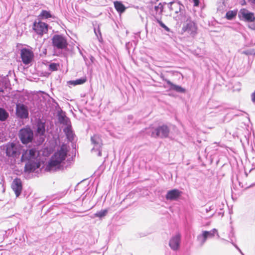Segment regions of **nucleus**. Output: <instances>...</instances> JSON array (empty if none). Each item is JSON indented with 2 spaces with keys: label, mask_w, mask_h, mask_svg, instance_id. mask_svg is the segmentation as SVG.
Listing matches in <instances>:
<instances>
[{
  "label": "nucleus",
  "mask_w": 255,
  "mask_h": 255,
  "mask_svg": "<svg viewBox=\"0 0 255 255\" xmlns=\"http://www.w3.org/2000/svg\"><path fill=\"white\" fill-rule=\"evenodd\" d=\"M38 154V151L35 148L23 151L21 160V161L28 160L25 165L24 170L25 172L28 173L37 172L36 170H38L41 166V162L37 158Z\"/></svg>",
  "instance_id": "obj_1"
},
{
  "label": "nucleus",
  "mask_w": 255,
  "mask_h": 255,
  "mask_svg": "<svg viewBox=\"0 0 255 255\" xmlns=\"http://www.w3.org/2000/svg\"><path fill=\"white\" fill-rule=\"evenodd\" d=\"M68 151L66 145L63 144L60 148L52 156L51 159L46 164L45 170L51 172L60 169L61 163L65 160Z\"/></svg>",
  "instance_id": "obj_2"
},
{
  "label": "nucleus",
  "mask_w": 255,
  "mask_h": 255,
  "mask_svg": "<svg viewBox=\"0 0 255 255\" xmlns=\"http://www.w3.org/2000/svg\"><path fill=\"white\" fill-rule=\"evenodd\" d=\"M164 3L167 5L168 7L171 11L177 14V15L174 16L176 20L180 21V22L185 20L186 15L184 10L182 9V7L183 6L177 0H173L172 1L168 2V3L165 2Z\"/></svg>",
  "instance_id": "obj_3"
},
{
  "label": "nucleus",
  "mask_w": 255,
  "mask_h": 255,
  "mask_svg": "<svg viewBox=\"0 0 255 255\" xmlns=\"http://www.w3.org/2000/svg\"><path fill=\"white\" fill-rule=\"evenodd\" d=\"M186 22L183 25L182 33H186L189 36L194 37L197 34L198 27L197 24L193 21L189 20L186 16Z\"/></svg>",
  "instance_id": "obj_4"
},
{
  "label": "nucleus",
  "mask_w": 255,
  "mask_h": 255,
  "mask_svg": "<svg viewBox=\"0 0 255 255\" xmlns=\"http://www.w3.org/2000/svg\"><path fill=\"white\" fill-rule=\"evenodd\" d=\"M18 136L23 144H27L33 139V130L29 127L22 128L19 131Z\"/></svg>",
  "instance_id": "obj_5"
},
{
  "label": "nucleus",
  "mask_w": 255,
  "mask_h": 255,
  "mask_svg": "<svg viewBox=\"0 0 255 255\" xmlns=\"http://www.w3.org/2000/svg\"><path fill=\"white\" fill-rule=\"evenodd\" d=\"M22 150V147L14 143H8L6 145V154L8 157L18 158Z\"/></svg>",
  "instance_id": "obj_6"
},
{
  "label": "nucleus",
  "mask_w": 255,
  "mask_h": 255,
  "mask_svg": "<svg viewBox=\"0 0 255 255\" xmlns=\"http://www.w3.org/2000/svg\"><path fill=\"white\" fill-rule=\"evenodd\" d=\"M91 140L94 146L92 152H96L98 156H101L103 143L101 137L97 134L94 135L91 137Z\"/></svg>",
  "instance_id": "obj_7"
},
{
  "label": "nucleus",
  "mask_w": 255,
  "mask_h": 255,
  "mask_svg": "<svg viewBox=\"0 0 255 255\" xmlns=\"http://www.w3.org/2000/svg\"><path fill=\"white\" fill-rule=\"evenodd\" d=\"M151 132L150 135L152 137H160L161 138L166 137L169 134V129L166 126H162L158 128L153 129L149 128Z\"/></svg>",
  "instance_id": "obj_8"
},
{
  "label": "nucleus",
  "mask_w": 255,
  "mask_h": 255,
  "mask_svg": "<svg viewBox=\"0 0 255 255\" xmlns=\"http://www.w3.org/2000/svg\"><path fill=\"white\" fill-rule=\"evenodd\" d=\"M53 46L58 49H63L67 46L66 38L61 35H54L52 39Z\"/></svg>",
  "instance_id": "obj_9"
},
{
  "label": "nucleus",
  "mask_w": 255,
  "mask_h": 255,
  "mask_svg": "<svg viewBox=\"0 0 255 255\" xmlns=\"http://www.w3.org/2000/svg\"><path fill=\"white\" fill-rule=\"evenodd\" d=\"M20 57L23 63L27 65L32 62L34 53L30 49L23 48L20 50Z\"/></svg>",
  "instance_id": "obj_10"
},
{
  "label": "nucleus",
  "mask_w": 255,
  "mask_h": 255,
  "mask_svg": "<svg viewBox=\"0 0 255 255\" xmlns=\"http://www.w3.org/2000/svg\"><path fill=\"white\" fill-rule=\"evenodd\" d=\"M48 29V24L42 21L35 22L33 25V29L35 32L41 36L47 32Z\"/></svg>",
  "instance_id": "obj_11"
},
{
  "label": "nucleus",
  "mask_w": 255,
  "mask_h": 255,
  "mask_svg": "<svg viewBox=\"0 0 255 255\" xmlns=\"http://www.w3.org/2000/svg\"><path fill=\"white\" fill-rule=\"evenodd\" d=\"M16 115L17 117L22 119L28 118L29 113L27 107L23 104H17L16 105Z\"/></svg>",
  "instance_id": "obj_12"
},
{
  "label": "nucleus",
  "mask_w": 255,
  "mask_h": 255,
  "mask_svg": "<svg viewBox=\"0 0 255 255\" xmlns=\"http://www.w3.org/2000/svg\"><path fill=\"white\" fill-rule=\"evenodd\" d=\"M181 243V236L179 234H176L173 236L169 240V246L174 251L179 250Z\"/></svg>",
  "instance_id": "obj_13"
},
{
  "label": "nucleus",
  "mask_w": 255,
  "mask_h": 255,
  "mask_svg": "<svg viewBox=\"0 0 255 255\" xmlns=\"http://www.w3.org/2000/svg\"><path fill=\"white\" fill-rule=\"evenodd\" d=\"M239 16L241 19L248 22H253L255 19L254 13L245 8L240 10Z\"/></svg>",
  "instance_id": "obj_14"
},
{
  "label": "nucleus",
  "mask_w": 255,
  "mask_h": 255,
  "mask_svg": "<svg viewBox=\"0 0 255 255\" xmlns=\"http://www.w3.org/2000/svg\"><path fill=\"white\" fill-rule=\"evenodd\" d=\"M11 188L14 192L16 196L18 197L21 192L22 190V183L21 181L19 178L15 179L11 184Z\"/></svg>",
  "instance_id": "obj_15"
},
{
  "label": "nucleus",
  "mask_w": 255,
  "mask_h": 255,
  "mask_svg": "<svg viewBox=\"0 0 255 255\" xmlns=\"http://www.w3.org/2000/svg\"><path fill=\"white\" fill-rule=\"evenodd\" d=\"M181 193L182 192L178 189H172L167 192L165 198L168 200H177L181 196Z\"/></svg>",
  "instance_id": "obj_16"
},
{
  "label": "nucleus",
  "mask_w": 255,
  "mask_h": 255,
  "mask_svg": "<svg viewBox=\"0 0 255 255\" xmlns=\"http://www.w3.org/2000/svg\"><path fill=\"white\" fill-rule=\"evenodd\" d=\"M45 132V123L41 121L38 122L37 124L36 134L40 136H42V137H40L39 143H42L44 141V137L43 136L44 135Z\"/></svg>",
  "instance_id": "obj_17"
},
{
  "label": "nucleus",
  "mask_w": 255,
  "mask_h": 255,
  "mask_svg": "<svg viewBox=\"0 0 255 255\" xmlns=\"http://www.w3.org/2000/svg\"><path fill=\"white\" fill-rule=\"evenodd\" d=\"M167 83V84L170 86V89L172 90H174L179 93H184L185 92V89L182 88V87L176 85L171 82L169 80L165 79L164 80Z\"/></svg>",
  "instance_id": "obj_18"
},
{
  "label": "nucleus",
  "mask_w": 255,
  "mask_h": 255,
  "mask_svg": "<svg viewBox=\"0 0 255 255\" xmlns=\"http://www.w3.org/2000/svg\"><path fill=\"white\" fill-rule=\"evenodd\" d=\"M64 132L65 133L67 139L71 141L74 140V134L71 129V126H67L63 129Z\"/></svg>",
  "instance_id": "obj_19"
},
{
  "label": "nucleus",
  "mask_w": 255,
  "mask_h": 255,
  "mask_svg": "<svg viewBox=\"0 0 255 255\" xmlns=\"http://www.w3.org/2000/svg\"><path fill=\"white\" fill-rule=\"evenodd\" d=\"M207 240V236H206L203 231L197 237V241L201 247L204 245Z\"/></svg>",
  "instance_id": "obj_20"
},
{
  "label": "nucleus",
  "mask_w": 255,
  "mask_h": 255,
  "mask_svg": "<svg viewBox=\"0 0 255 255\" xmlns=\"http://www.w3.org/2000/svg\"><path fill=\"white\" fill-rule=\"evenodd\" d=\"M114 6L117 11L120 13L124 12L126 9V7L121 1H115Z\"/></svg>",
  "instance_id": "obj_21"
},
{
  "label": "nucleus",
  "mask_w": 255,
  "mask_h": 255,
  "mask_svg": "<svg viewBox=\"0 0 255 255\" xmlns=\"http://www.w3.org/2000/svg\"><path fill=\"white\" fill-rule=\"evenodd\" d=\"M205 234L206 236H207V238H212L214 237L215 235H217L218 238H220V236L218 234V230L216 229H213L210 231H203Z\"/></svg>",
  "instance_id": "obj_22"
},
{
  "label": "nucleus",
  "mask_w": 255,
  "mask_h": 255,
  "mask_svg": "<svg viewBox=\"0 0 255 255\" xmlns=\"http://www.w3.org/2000/svg\"><path fill=\"white\" fill-rule=\"evenodd\" d=\"M108 212V209L102 210L100 211L97 212L95 214H94L93 215L92 218H94L95 217H97L100 219H101V218L105 217L107 215Z\"/></svg>",
  "instance_id": "obj_23"
},
{
  "label": "nucleus",
  "mask_w": 255,
  "mask_h": 255,
  "mask_svg": "<svg viewBox=\"0 0 255 255\" xmlns=\"http://www.w3.org/2000/svg\"><path fill=\"white\" fill-rule=\"evenodd\" d=\"M9 116V114L7 111L1 108H0V121H5Z\"/></svg>",
  "instance_id": "obj_24"
},
{
  "label": "nucleus",
  "mask_w": 255,
  "mask_h": 255,
  "mask_svg": "<svg viewBox=\"0 0 255 255\" xmlns=\"http://www.w3.org/2000/svg\"><path fill=\"white\" fill-rule=\"evenodd\" d=\"M164 5L161 3H158L157 5L154 6V10L156 11V15L158 16V15H160L163 11Z\"/></svg>",
  "instance_id": "obj_25"
},
{
  "label": "nucleus",
  "mask_w": 255,
  "mask_h": 255,
  "mask_svg": "<svg viewBox=\"0 0 255 255\" xmlns=\"http://www.w3.org/2000/svg\"><path fill=\"white\" fill-rule=\"evenodd\" d=\"M39 17L41 19H46L52 17L50 11L45 10H42L39 15Z\"/></svg>",
  "instance_id": "obj_26"
},
{
  "label": "nucleus",
  "mask_w": 255,
  "mask_h": 255,
  "mask_svg": "<svg viewBox=\"0 0 255 255\" xmlns=\"http://www.w3.org/2000/svg\"><path fill=\"white\" fill-rule=\"evenodd\" d=\"M86 81H87L86 78L84 77V78H81L80 79H76L75 80L71 81H70V83H71V84L75 86V85H77L83 84L84 83H85Z\"/></svg>",
  "instance_id": "obj_27"
},
{
  "label": "nucleus",
  "mask_w": 255,
  "mask_h": 255,
  "mask_svg": "<svg viewBox=\"0 0 255 255\" xmlns=\"http://www.w3.org/2000/svg\"><path fill=\"white\" fill-rule=\"evenodd\" d=\"M59 122L60 123L65 124L67 126H70V120L69 119L66 117L64 116H61L59 117Z\"/></svg>",
  "instance_id": "obj_28"
},
{
  "label": "nucleus",
  "mask_w": 255,
  "mask_h": 255,
  "mask_svg": "<svg viewBox=\"0 0 255 255\" xmlns=\"http://www.w3.org/2000/svg\"><path fill=\"white\" fill-rule=\"evenodd\" d=\"M236 11L231 10L226 13V17L229 20H232L236 16Z\"/></svg>",
  "instance_id": "obj_29"
},
{
  "label": "nucleus",
  "mask_w": 255,
  "mask_h": 255,
  "mask_svg": "<svg viewBox=\"0 0 255 255\" xmlns=\"http://www.w3.org/2000/svg\"><path fill=\"white\" fill-rule=\"evenodd\" d=\"M59 67L58 63H51L48 65V70L51 71H57Z\"/></svg>",
  "instance_id": "obj_30"
},
{
  "label": "nucleus",
  "mask_w": 255,
  "mask_h": 255,
  "mask_svg": "<svg viewBox=\"0 0 255 255\" xmlns=\"http://www.w3.org/2000/svg\"><path fill=\"white\" fill-rule=\"evenodd\" d=\"M228 238L230 240L229 241H227L224 239H221L222 240L226 241V242H230V238L232 239L233 240V238H235V233L233 230H232L229 235Z\"/></svg>",
  "instance_id": "obj_31"
},
{
  "label": "nucleus",
  "mask_w": 255,
  "mask_h": 255,
  "mask_svg": "<svg viewBox=\"0 0 255 255\" xmlns=\"http://www.w3.org/2000/svg\"><path fill=\"white\" fill-rule=\"evenodd\" d=\"M155 20L159 24V25L163 27L164 26V24L161 21L160 18L159 16H155Z\"/></svg>",
  "instance_id": "obj_32"
},
{
  "label": "nucleus",
  "mask_w": 255,
  "mask_h": 255,
  "mask_svg": "<svg viewBox=\"0 0 255 255\" xmlns=\"http://www.w3.org/2000/svg\"><path fill=\"white\" fill-rule=\"evenodd\" d=\"M230 243L241 253L242 255H244L237 245L234 243V240L231 238H230Z\"/></svg>",
  "instance_id": "obj_33"
},
{
  "label": "nucleus",
  "mask_w": 255,
  "mask_h": 255,
  "mask_svg": "<svg viewBox=\"0 0 255 255\" xmlns=\"http://www.w3.org/2000/svg\"><path fill=\"white\" fill-rule=\"evenodd\" d=\"M251 97L253 102L255 103V91L252 94Z\"/></svg>",
  "instance_id": "obj_34"
},
{
  "label": "nucleus",
  "mask_w": 255,
  "mask_h": 255,
  "mask_svg": "<svg viewBox=\"0 0 255 255\" xmlns=\"http://www.w3.org/2000/svg\"><path fill=\"white\" fill-rule=\"evenodd\" d=\"M94 31H95L96 35L97 36V37H98V33H99L100 36L101 35L99 29H98V30H96V29H95Z\"/></svg>",
  "instance_id": "obj_35"
},
{
  "label": "nucleus",
  "mask_w": 255,
  "mask_h": 255,
  "mask_svg": "<svg viewBox=\"0 0 255 255\" xmlns=\"http://www.w3.org/2000/svg\"><path fill=\"white\" fill-rule=\"evenodd\" d=\"M194 2V6H198L199 5V0H192Z\"/></svg>",
  "instance_id": "obj_36"
},
{
  "label": "nucleus",
  "mask_w": 255,
  "mask_h": 255,
  "mask_svg": "<svg viewBox=\"0 0 255 255\" xmlns=\"http://www.w3.org/2000/svg\"><path fill=\"white\" fill-rule=\"evenodd\" d=\"M162 28H164V30L167 32L170 31V29L165 25H164V26H163Z\"/></svg>",
  "instance_id": "obj_37"
},
{
  "label": "nucleus",
  "mask_w": 255,
  "mask_h": 255,
  "mask_svg": "<svg viewBox=\"0 0 255 255\" xmlns=\"http://www.w3.org/2000/svg\"><path fill=\"white\" fill-rule=\"evenodd\" d=\"M162 28H164V30L167 32L170 31V29L165 25H164V26H163Z\"/></svg>",
  "instance_id": "obj_38"
},
{
  "label": "nucleus",
  "mask_w": 255,
  "mask_h": 255,
  "mask_svg": "<svg viewBox=\"0 0 255 255\" xmlns=\"http://www.w3.org/2000/svg\"><path fill=\"white\" fill-rule=\"evenodd\" d=\"M162 28H164V30L167 32L170 31V29L165 25H164V26H163Z\"/></svg>",
  "instance_id": "obj_39"
},
{
  "label": "nucleus",
  "mask_w": 255,
  "mask_h": 255,
  "mask_svg": "<svg viewBox=\"0 0 255 255\" xmlns=\"http://www.w3.org/2000/svg\"><path fill=\"white\" fill-rule=\"evenodd\" d=\"M249 1L251 4L255 5V0H249Z\"/></svg>",
  "instance_id": "obj_40"
},
{
  "label": "nucleus",
  "mask_w": 255,
  "mask_h": 255,
  "mask_svg": "<svg viewBox=\"0 0 255 255\" xmlns=\"http://www.w3.org/2000/svg\"><path fill=\"white\" fill-rule=\"evenodd\" d=\"M212 207H209V208H206V213H208V212H209L210 211H211L212 210Z\"/></svg>",
  "instance_id": "obj_41"
},
{
  "label": "nucleus",
  "mask_w": 255,
  "mask_h": 255,
  "mask_svg": "<svg viewBox=\"0 0 255 255\" xmlns=\"http://www.w3.org/2000/svg\"><path fill=\"white\" fill-rule=\"evenodd\" d=\"M243 53H244V54H246L247 55L251 54V53H250V52H249V51H244L243 52Z\"/></svg>",
  "instance_id": "obj_42"
},
{
  "label": "nucleus",
  "mask_w": 255,
  "mask_h": 255,
  "mask_svg": "<svg viewBox=\"0 0 255 255\" xmlns=\"http://www.w3.org/2000/svg\"><path fill=\"white\" fill-rule=\"evenodd\" d=\"M245 1H244V2H243L242 4H245Z\"/></svg>",
  "instance_id": "obj_43"
},
{
  "label": "nucleus",
  "mask_w": 255,
  "mask_h": 255,
  "mask_svg": "<svg viewBox=\"0 0 255 255\" xmlns=\"http://www.w3.org/2000/svg\"><path fill=\"white\" fill-rule=\"evenodd\" d=\"M245 1H244V2H243L242 4H245Z\"/></svg>",
  "instance_id": "obj_44"
}]
</instances>
